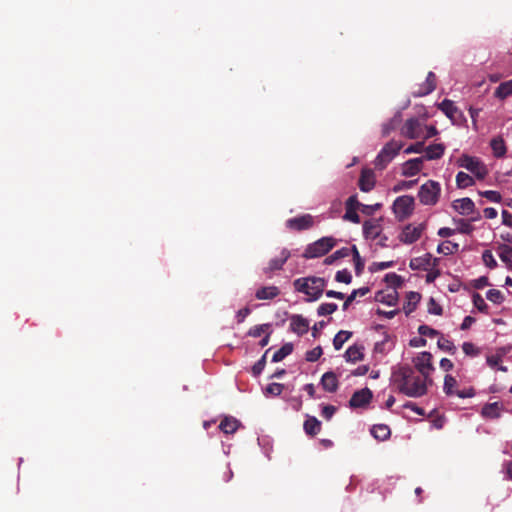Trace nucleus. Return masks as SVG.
I'll return each instance as SVG.
<instances>
[{"mask_svg": "<svg viewBox=\"0 0 512 512\" xmlns=\"http://www.w3.org/2000/svg\"><path fill=\"white\" fill-rule=\"evenodd\" d=\"M425 156L423 157L426 160H436L440 159L445 151V146L441 143L431 144L424 149Z\"/></svg>", "mask_w": 512, "mask_h": 512, "instance_id": "5701e85b", "label": "nucleus"}, {"mask_svg": "<svg viewBox=\"0 0 512 512\" xmlns=\"http://www.w3.org/2000/svg\"><path fill=\"white\" fill-rule=\"evenodd\" d=\"M437 259H433L430 253L421 257L412 258L409 267L412 270H428L430 266H435Z\"/></svg>", "mask_w": 512, "mask_h": 512, "instance_id": "2eb2a0df", "label": "nucleus"}, {"mask_svg": "<svg viewBox=\"0 0 512 512\" xmlns=\"http://www.w3.org/2000/svg\"><path fill=\"white\" fill-rule=\"evenodd\" d=\"M321 430V422L315 417H308L304 422V431L309 436L317 435Z\"/></svg>", "mask_w": 512, "mask_h": 512, "instance_id": "cd10ccee", "label": "nucleus"}, {"mask_svg": "<svg viewBox=\"0 0 512 512\" xmlns=\"http://www.w3.org/2000/svg\"><path fill=\"white\" fill-rule=\"evenodd\" d=\"M456 384L457 381L453 376L449 374L445 376L443 390L447 396H452L455 394L456 391L454 390V387L456 386Z\"/></svg>", "mask_w": 512, "mask_h": 512, "instance_id": "a19ab883", "label": "nucleus"}, {"mask_svg": "<svg viewBox=\"0 0 512 512\" xmlns=\"http://www.w3.org/2000/svg\"><path fill=\"white\" fill-rule=\"evenodd\" d=\"M270 328V324H261L253 326L248 331V336L257 338L260 337L263 333H265Z\"/></svg>", "mask_w": 512, "mask_h": 512, "instance_id": "8fccbe9b", "label": "nucleus"}, {"mask_svg": "<svg viewBox=\"0 0 512 512\" xmlns=\"http://www.w3.org/2000/svg\"><path fill=\"white\" fill-rule=\"evenodd\" d=\"M494 95L496 98L504 100L512 95V79L502 82L495 90Z\"/></svg>", "mask_w": 512, "mask_h": 512, "instance_id": "7c9ffc66", "label": "nucleus"}, {"mask_svg": "<svg viewBox=\"0 0 512 512\" xmlns=\"http://www.w3.org/2000/svg\"><path fill=\"white\" fill-rule=\"evenodd\" d=\"M280 294V290L276 286H265L258 289L255 297L259 300H271Z\"/></svg>", "mask_w": 512, "mask_h": 512, "instance_id": "393cba45", "label": "nucleus"}, {"mask_svg": "<svg viewBox=\"0 0 512 512\" xmlns=\"http://www.w3.org/2000/svg\"><path fill=\"white\" fill-rule=\"evenodd\" d=\"M394 261H385V262H373L370 266H369V271L371 273H375V272H378V271H381V270H385V269H388V268H391L394 266Z\"/></svg>", "mask_w": 512, "mask_h": 512, "instance_id": "3c124183", "label": "nucleus"}, {"mask_svg": "<svg viewBox=\"0 0 512 512\" xmlns=\"http://www.w3.org/2000/svg\"><path fill=\"white\" fill-rule=\"evenodd\" d=\"M399 122H400V118L398 116H395L389 122L383 124L382 135L384 137L388 136L393 130L396 129V126L398 125Z\"/></svg>", "mask_w": 512, "mask_h": 512, "instance_id": "de8ad7c7", "label": "nucleus"}, {"mask_svg": "<svg viewBox=\"0 0 512 512\" xmlns=\"http://www.w3.org/2000/svg\"><path fill=\"white\" fill-rule=\"evenodd\" d=\"M424 228L425 226L423 224H408L403 228L401 234L399 235V240L404 244H412L421 237Z\"/></svg>", "mask_w": 512, "mask_h": 512, "instance_id": "1a4fd4ad", "label": "nucleus"}, {"mask_svg": "<svg viewBox=\"0 0 512 512\" xmlns=\"http://www.w3.org/2000/svg\"><path fill=\"white\" fill-rule=\"evenodd\" d=\"M384 280L388 286L393 288H398L403 284L402 277L394 272L386 274Z\"/></svg>", "mask_w": 512, "mask_h": 512, "instance_id": "79ce46f5", "label": "nucleus"}, {"mask_svg": "<svg viewBox=\"0 0 512 512\" xmlns=\"http://www.w3.org/2000/svg\"><path fill=\"white\" fill-rule=\"evenodd\" d=\"M346 208V211H345V214L343 216V219L346 220V221H350L352 223H355V224H359L360 223V217L357 213V210L356 209H352L351 207H345Z\"/></svg>", "mask_w": 512, "mask_h": 512, "instance_id": "603ef678", "label": "nucleus"}, {"mask_svg": "<svg viewBox=\"0 0 512 512\" xmlns=\"http://www.w3.org/2000/svg\"><path fill=\"white\" fill-rule=\"evenodd\" d=\"M422 157L409 159L403 164L402 174L406 177H412L418 174L422 169L423 164Z\"/></svg>", "mask_w": 512, "mask_h": 512, "instance_id": "a211bd4d", "label": "nucleus"}, {"mask_svg": "<svg viewBox=\"0 0 512 512\" xmlns=\"http://www.w3.org/2000/svg\"><path fill=\"white\" fill-rule=\"evenodd\" d=\"M362 205L363 204L358 201L356 195L350 196L347 199L346 204H345L346 207H351L352 209H356V210L361 209Z\"/></svg>", "mask_w": 512, "mask_h": 512, "instance_id": "338daca9", "label": "nucleus"}, {"mask_svg": "<svg viewBox=\"0 0 512 512\" xmlns=\"http://www.w3.org/2000/svg\"><path fill=\"white\" fill-rule=\"evenodd\" d=\"M290 256L291 254L288 249H282L279 256L271 259L268 262L267 267L263 269V273L270 277L273 272L279 271L283 268V265L290 258Z\"/></svg>", "mask_w": 512, "mask_h": 512, "instance_id": "9b49d317", "label": "nucleus"}, {"mask_svg": "<svg viewBox=\"0 0 512 512\" xmlns=\"http://www.w3.org/2000/svg\"><path fill=\"white\" fill-rule=\"evenodd\" d=\"M403 143L400 141H389L379 152L375 159V168L383 170L398 155L402 149Z\"/></svg>", "mask_w": 512, "mask_h": 512, "instance_id": "7ed1b4c3", "label": "nucleus"}, {"mask_svg": "<svg viewBox=\"0 0 512 512\" xmlns=\"http://www.w3.org/2000/svg\"><path fill=\"white\" fill-rule=\"evenodd\" d=\"M320 383L323 389L329 393L336 392L339 386L337 376L332 371L324 373L321 377Z\"/></svg>", "mask_w": 512, "mask_h": 512, "instance_id": "6ab92c4d", "label": "nucleus"}, {"mask_svg": "<svg viewBox=\"0 0 512 512\" xmlns=\"http://www.w3.org/2000/svg\"><path fill=\"white\" fill-rule=\"evenodd\" d=\"M396 291H393L387 295H384L382 292H379L377 293L376 295V300L381 302V303H385L389 306H393L396 304Z\"/></svg>", "mask_w": 512, "mask_h": 512, "instance_id": "37998d69", "label": "nucleus"}, {"mask_svg": "<svg viewBox=\"0 0 512 512\" xmlns=\"http://www.w3.org/2000/svg\"><path fill=\"white\" fill-rule=\"evenodd\" d=\"M456 185L460 189H464L474 185V179L465 172H458L456 175Z\"/></svg>", "mask_w": 512, "mask_h": 512, "instance_id": "f704fd0d", "label": "nucleus"}, {"mask_svg": "<svg viewBox=\"0 0 512 512\" xmlns=\"http://www.w3.org/2000/svg\"><path fill=\"white\" fill-rule=\"evenodd\" d=\"M373 397V393L369 388H363L355 391L349 400V406L351 408H361L368 405Z\"/></svg>", "mask_w": 512, "mask_h": 512, "instance_id": "f8f14e48", "label": "nucleus"}, {"mask_svg": "<svg viewBox=\"0 0 512 512\" xmlns=\"http://www.w3.org/2000/svg\"><path fill=\"white\" fill-rule=\"evenodd\" d=\"M438 107L450 119H453L458 112V108L455 106L454 102L449 99H444Z\"/></svg>", "mask_w": 512, "mask_h": 512, "instance_id": "2f4dec72", "label": "nucleus"}, {"mask_svg": "<svg viewBox=\"0 0 512 512\" xmlns=\"http://www.w3.org/2000/svg\"><path fill=\"white\" fill-rule=\"evenodd\" d=\"M421 300V295L418 292L411 291L406 295V302L403 306V310L406 315L411 314L417 307Z\"/></svg>", "mask_w": 512, "mask_h": 512, "instance_id": "a878e982", "label": "nucleus"}, {"mask_svg": "<svg viewBox=\"0 0 512 512\" xmlns=\"http://www.w3.org/2000/svg\"><path fill=\"white\" fill-rule=\"evenodd\" d=\"M369 288L368 287H362V288H359V289H354L352 291V293L345 299L343 305H342V309L344 311H346L349 306L352 304L353 301H355L356 297L357 296H365L368 292H369Z\"/></svg>", "mask_w": 512, "mask_h": 512, "instance_id": "473e14b6", "label": "nucleus"}, {"mask_svg": "<svg viewBox=\"0 0 512 512\" xmlns=\"http://www.w3.org/2000/svg\"><path fill=\"white\" fill-rule=\"evenodd\" d=\"M295 291L308 296V302L318 300L326 287V280L322 277L309 276L294 280Z\"/></svg>", "mask_w": 512, "mask_h": 512, "instance_id": "f03ea898", "label": "nucleus"}, {"mask_svg": "<svg viewBox=\"0 0 512 512\" xmlns=\"http://www.w3.org/2000/svg\"><path fill=\"white\" fill-rule=\"evenodd\" d=\"M364 347L362 345L354 344L350 346L344 354V358L347 362L356 363L363 360L364 358Z\"/></svg>", "mask_w": 512, "mask_h": 512, "instance_id": "412c9836", "label": "nucleus"}, {"mask_svg": "<svg viewBox=\"0 0 512 512\" xmlns=\"http://www.w3.org/2000/svg\"><path fill=\"white\" fill-rule=\"evenodd\" d=\"M350 253H351V249H349L347 247H343V248L335 251L333 254L329 255L328 257H326L324 260V263L326 265H331L338 259L348 257L350 255Z\"/></svg>", "mask_w": 512, "mask_h": 512, "instance_id": "c9c22d12", "label": "nucleus"}, {"mask_svg": "<svg viewBox=\"0 0 512 512\" xmlns=\"http://www.w3.org/2000/svg\"><path fill=\"white\" fill-rule=\"evenodd\" d=\"M459 249V244L453 243L451 241H445L438 245L437 251L438 253L444 254V255H451L453 253H456Z\"/></svg>", "mask_w": 512, "mask_h": 512, "instance_id": "58836bf2", "label": "nucleus"}, {"mask_svg": "<svg viewBox=\"0 0 512 512\" xmlns=\"http://www.w3.org/2000/svg\"><path fill=\"white\" fill-rule=\"evenodd\" d=\"M424 142H417V143H414V144H411L410 146H408L404 153L406 154H411V153H421L424 151Z\"/></svg>", "mask_w": 512, "mask_h": 512, "instance_id": "69168bd1", "label": "nucleus"}, {"mask_svg": "<svg viewBox=\"0 0 512 512\" xmlns=\"http://www.w3.org/2000/svg\"><path fill=\"white\" fill-rule=\"evenodd\" d=\"M268 352H269V350H267L264 353V355L253 365L252 373L254 376L260 375L262 373V371L264 370L265 365H266V355Z\"/></svg>", "mask_w": 512, "mask_h": 512, "instance_id": "5fc2aeb1", "label": "nucleus"}, {"mask_svg": "<svg viewBox=\"0 0 512 512\" xmlns=\"http://www.w3.org/2000/svg\"><path fill=\"white\" fill-rule=\"evenodd\" d=\"M455 222L459 225L458 231L462 234H471L474 230V227L472 226L470 219H459L455 220Z\"/></svg>", "mask_w": 512, "mask_h": 512, "instance_id": "09e8293b", "label": "nucleus"}, {"mask_svg": "<svg viewBox=\"0 0 512 512\" xmlns=\"http://www.w3.org/2000/svg\"><path fill=\"white\" fill-rule=\"evenodd\" d=\"M474 306L482 313H488V305L479 293H474L472 296Z\"/></svg>", "mask_w": 512, "mask_h": 512, "instance_id": "a18cd8bd", "label": "nucleus"}, {"mask_svg": "<svg viewBox=\"0 0 512 512\" xmlns=\"http://www.w3.org/2000/svg\"><path fill=\"white\" fill-rule=\"evenodd\" d=\"M375 185L374 174L371 170H363L359 179V188L363 192H369Z\"/></svg>", "mask_w": 512, "mask_h": 512, "instance_id": "4be33fe9", "label": "nucleus"}, {"mask_svg": "<svg viewBox=\"0 0 512 512\" xmlns=\"http://www.w3.org/2000/svg\"><path fill=\"white\" fill-rule=\"evenodd\" d=\"M490 146L493 151V155L497 158L504 157L506 154V145L502 137H495L491 140Z\"/></svg>", "mask_w": 512, "mask_h": 512, "instance_id": "c756f323", "label": "nucleus"}, {"mask_svg": "<svg viewBox=\"0 0 512 512\" xmlns=\"http://www.w3.org/2000/svg\"><path fill=\"white\" fill-rule=\"evenodd\" d=\"M371 434L374 438L384 441L387 440L391 435L389 426L385 424H377L371 428Z\"/></svg>", "mask_w": 512, "mask_h": 512, "instance_id": "c85d7f7f", "label": "nucleus"}, {"mask_svg": "<svg viewBox=\"0 0 512 512\" xmlns=\"http://www.w3.org/2000/svg\"><path fill=\"white\" fill-rule=\"evenodd\" d=\"M335 280L337 282L350 284L352 281V276H351V273L347 269H344V270H340L336 273Z\"/></svg>", "mask_w": 512, "mask_h": 512, "instance_id": "bf43d9fd", "label": "nucleus"}, {"mask_svg": "<svg viewBox=\"0 0 512 512\" xmlns=\"http://www.w3.org/2000/svg\"><path fill=\"white\" fill-rule=\"evenodd\" d=\"M413 363L416 372L424 375L425 378H430L431 373L434 371L432 364V354L430 352H421L417 357L414 358Z\"/></svg>", "mask_w": 512, "mask_h": 512, "instance_id": "0eeeda50", "label": "nucleus"}, {"mask_svg": "<svg viewBox=\"0 0 512 512\" xmlns=\"http://www.w3.org/2000/svg\"><path fill=\"white\" fill-rule=\"evenodd\" d=\"M293 352V344L285 343L279 350H277L272 356V362H280L285 357Z\"/></svg>", "mask_w": 512, "mask_h": 512, "instance_id": "72a5a7b5", "label": "nucleus"}, {"mask_svg": "<svg viewBox=\"0 0 512 512\" xmlns=\"http://www.w3.org/2000/svg\"><path fill=\"white\" fill-rule=\"evenodd\" d=\"M502 405L499 402L488 403L483 406L481 414L485 418L497 419L501 415Z\"/></svg>", "mask_w": 512, "mask_h": 512, "instance_id": "b1692460", "label": "nucleus"}, {"mask_svg": "<svg viewBox=\"0 0 512 512\" xmlns=\"http://www.w3.org/2000/svg\"><path fill=\"white\" fill-rule=\"evenodd\" d=\"M336 245L333 237H323L312 244H309L303 253L306 259L318 258L326 255Z\"/></svg>", "mask_w": 512, "mask_h": 512, "instance_id": "20e7f679", "label": "nucleus"}, {"mask_svg": "<svg viewBox=\"0 0 512 512\" xmlns=\"http://www.w3.org/2000/svg\"><path fill=\"white\" fill-rule=\"evenodd\" d=\"M428 312L430 314L440 316L443 314V309L434 298H430L428 302Z\"/></svg>", "mask_w": 512, "mask_h": 512, "instance_id": "e2e57ef3", "label": "nucleus"}, {"mask_svg": "<svg viewBox=\"0 0 512 512\" xmlns=\"http://www.w3.org/2000/svg\"><path fill=\"white\" fill-rule=\"evenodd\" d=\"M290 329L302 336L304 334H306L308 332V329H309V322L307 319H305L303 316L301 315H292L291 318H290Z\"/></svg>", "mask_w": 512, "mask_h": 512, "instance_id": "f3484780", "label": "nucleus"}, {"mask_svg": "<svg viewBox=\"0 0 512 512\" xmlns=\"http://www.w3.org/2000/svg\"><path fill=\"white\" fill-rule=\"evenodd\" d=\"M314 224L313 217L310 214H304L298 217L290 218L286 221L289 229L302 231L310 229Z\"/></svg>", "mask_w": 512, "mask_h": 512, "instance_id": "ddd939ff", "label": "nucleus"}, {"mask_svg": "<svg viewBox=\"0 0 512 512\" xmlns=\"http://www.w3.org/2000/svg\"><path fill=\"white\" fill-rule=\"evenodd\" d=\"M454 395H456L462 399L471 398V397L475 396V390L473 388H468L465 390H457Z\"/></svg>", "mask_w": 512, "mask_h": 512, "instance_id": "774afa93", "label": "nucleus"}, {"mask_svg": "<svg viewBox=\"0 0 512 512\" xmlns=\"http://www.w3.org/2000/svg\"><path fill=\"white\" fill-rule=\"evenodd\" d=\"M418 333L421 336H427L430 338H434L436 336L441 335V333L438 330L433 329V328L429 327L428 325H420L418 328Z\"/></svg>", "mask_w": 512, "mask_h": 512, "instance_id": "864d4df0", "label": "nucleus"}, {"mask_svg": "<svg viewBox=\"0 0 512 512\" xmlns=\"http://www.w3.org/2000/svg\"><path fill=\"white\" fill-rule=\"evenodd\" d=\"M283 389H284L283 384L270 383L269 385H267L265 392H266V394H269V395L278 396L282 393Z\"/></svg>", "mask_w": 512, "mask_h": 512, "instance_id": "052dcab7", "label": "nucleus"}, {"mask_svg": "<svg viewBox=\"0 0 512 512\" xmlns=\"http://www.w3.org/2000/svg\"><path fill=\"white\" fill-rule=\"evenodd\" d=\"M457 165L474 174L475 177L479 180H483L488 174L487 167L480 159L469 156L467 154L462 155L457 160Z\"/></svg>", "mask_w": 512, "mask_h": 512, "instance_id": "423d86ee", "label": "nucleus"}, {"mask_svg": "<svg viewBox=\"0 0 512 512\" xmlns=\"http://www.w3.org/2000/svg\"><path fill=\"white\" fill-rule=\"evenodd\" d=\"M500 259L503 261V262H509V257L512 258V246H508V245H502L500 246Z\"/></svg>", "mask_w": 512, "mask_h": 512, "instance_id": "0e129e2a", "label": "nucleus"}, {"mask_svg": "<svg viewBox=\"0 0 512 512\" xmlns=\"http://www.w3.org/2000/svg\"><path fill=\"white\" fill-rule=\"evenodd\" d=\"M441 193V186L437 181L428 180L418 191V198L421 204L433 206L438 202Z\"/></svg>", "mask_w": 512, "mask_h": 512, "instance_id": "39448f33", "label": "nucleus"}, {"mask_svg": "<svg viewBox=\"0 0 512 512\" xmlns=\"http://www.w3.org/2000/svg\"><path fill=\"white\" fill-rule=\"evenodd\" d=\"M240 423L237 419L233 417H225L219 425L220 430L225 434H232L236 432Z\"/></svg>", "mask_w": 512, "mask_h": 512, "instance_id": "bb28decb", "label": "nucleus"}, {"mask_svg": "<svg viewBox=\"0 0 512 512\" xmlns=\"http://www.w3.org/2000/svg\"><path fill=\"white\" fill-rule=\"evenodd\" d=\"M462 349H463V352L467 355V356H471V357H475L477 355L480 354V350L478 347H476L473 343L471 342H464L462 344Z\"/></svg>", "mask_w": 512, "mask_h": 512, "instance_id": "13d9d810", "label": "nucleus"}, {"mask_svg": "<svg viewBox=\"0 0 512 512\" xmlns=\"http://www.w3.org/2000/svg\"><path fill=\"white\" fill-rule=\"evenodd\" d=\"M394 382L399 392L408 397L418 398L427 393L428 385L432 384L431 378H425L417 374L414 368L404 365L393 372Z\"/></svg>", "mask_w": 512, "mask_h": 512, "instance_id": "f257e3e1", "label": "nucleus"}, {"mask_svg": "<svg viewBox=\"0 0 512 512\" xmlns=\"http://www.w3.org/2000/svg\"><path fill=\"white\" fill-rule=\"evenodd\" d=\"M414 209V198L404 195L398 197L393 203V210L397 217L404 219L408 217Z\"/></svg>", "mask_w": 512, "mask_h": 512, "instance_id": "6e6552de", "label": "nucleus"}, {"mask_svg": "<svg viewBox=\"0 0 512 512\" xmlns=\"http://www.w3.org/2000/svg\"><path fill=\"white\" fill-rule=\"evenodd\" d=\"M436 89V75L433 72L427 74L425 82L419 90L414 93L415 96L422 97L432 93Z\"/></svg>", "mask_w": 512, "mask_h": 512, "instance_id": "aec40b11", "label": "nucleus"}, {"mask_svg": "<svg viewBox=\"0 0 512 512\" xmlns=\"http://www.w3.org/2000/svg\"><path fill=\"white\" fill-rule=\"evenodd\" d=\"M382 218L366 220L363 223V235L366 239L375 240L382 232Z\"/></svg>", "mask_w": 512, "mask_h": 512, "instance_id": "4468645a", "label": "nucleus"}, {"mask_svg": "<svg viewBox=\"0 0 512 512\" xmlns=\"http://www.w3.org/2000/svg\"><path fill=\"white\" fill-rule=\"evenodd\" d=\"M482 260L484 264L490 269H494L497 267V261L495 260L492 252L490 250H485L482 254Z\"/></svg>", "mask_w": 512, "mask_h": 512, "instance_id": "6e6d98bb", "label": "nucleus"}, {"mask_svg": "<svg viewBox=\"0 0 512 512\" xmlns=\"http://www.w3.org/2000/svg\"><path fill=\"white\" fill-rule=\"evenodd\" d=\"M352 336V333L349 331L341 330L339 331L334 339H333V346L336 350H340L344 343L349 340V338Z\"/></svg>", "mask_w": 512, "mask_h": 512, "instance_id": "e433bc0d", "label": "nucleus"}, {"mask_svg": "<svg viewBox=\"0 0 512 512\" xmlns=\"http://www.w3.org/2000/svg\"><path fill=\"white\" fill-rule=\"evenodd\" d=\"M452 207L461 215H470L475 212V204L468 197L454 200Z\"/></svg>", "mask_w": 512, "mask_h": 512, "instance_id": "dca6fc26", "label": "nucleus"}, {"mask_svg": "<svg viewBox=\"0 0 512 512\" xmlns=\"http://www.w3.org/2000/svg\"><path fill=\"white\" fill-rule=\"evenodd\" d=\"M351 253L353 255L355 273L356 275L359 276L364 270V260L361 258L359 251L355 245L352 246Z\"/></svg>", "mask_w": 512, "mask_h": 512, "instance_id": "4c0bfd02", "label": "nucleus"}, {"mask_svg": "<svg viewBox=\"0 0 512 512\" xmlns=\"http://www.w3.org/2000/svg\"><path fill=\"white\" fill-rule=\"evenodd\" d=\"M479 194L482 197H485L486 199H488L489 201L495 202V203H499L502 199L501 194L499 192L493 191V190L482 191V192H479Z\"/></svg>", "mask_w": 512, "mask_h": 512, "instance_id": "680f3d73", "label": "nucleus"}, {"mask_svg": "<svg viewBox=\"0 0 512 512\" xmlns=\"http://www.w3.org/2000/svg\"><path fill=\"white\" fill-rule=\"evenodd\" d=\"M323 354L321 346H317L313 348L312 350H309L306 352L305 359L308 362H315L317 361L321 355Z\"/></svg>", "mask_w": 512, "mask_h": 512, "instance_id": "4d7b16f0", "label": "nucleus"}, {"mask_svg": "<svg viewBox=\"0 0 512 512\" xmlns=\"http://www.w3.org/2000/svg\"><path fill=\"white\" fill-rule=\"evenodd\" d=\"M338 306L335 303H322L317 308V314L319 316H326L334 313L337 310Z\"/></svg>", "mask_w": 512, "mask_h": 512, "instance_id": "c03bdc74", "label": "nucleus"}, {"mask_svg": "<svg viewBox=\"0 0 512 512\" xmlns=\"http://www.w3.org/2000/svg\"><path fill=\"white\" fill-rule=\"evenodd\" d=\"M486 298L494 304H501L504 301L503 294L497 289L488 290L486 293Z\"/></svg>", "mask_w": 512, "mask_h": 512, "instance_id": "49530a36", "label": "nucleus"}, {"mask_svg": "<svg viewBox=\"0 0 512 512\" xmlns=\"http://www.w3.org/2000/svg\"><path fill=\"white\" fill-rule=\"evenodd\" d=\"M437 345L441 350L446 351L452 355L456 353V347H455L454 343L452 341H450L449 339H446L442 335L438 339Z\"/></svg>", "mask_w": 512, "mask_h": 512, "instance_id": "ea45409f", "label": "nucleus"}, {"mask_svg": "<svg viewBox=\"0 0 512 512\" xmlns=\"http://www.w3.org/2000/svg\"><path fill=\"white\" fill-rule=\"evenodd\" d=\"M402 134L409 139H417L423 135V125L418 118L406 120Z\"/></svg>", "mask_w": 512, "mask_h": 512, "instance_id": "9d476101", "label": "nucleus"}]
</instances>
